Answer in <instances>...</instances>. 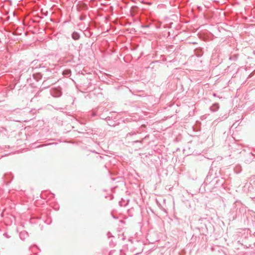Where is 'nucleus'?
<instances>
[{
	"label": "nucleus",
	"instance_id": "nucleus-1",
	"mask_svg": "<svg viewBox=\"0 0 255 255\" xmlns=\"http://www.w3.org/2000/svg\"><path fill=\"white\" fill-rule=\"evenodd\" d=\"M72 37L74 39L77 40L79 38V35L77 33L74 32L72 34Z\"/></svg>",
	"mask_w": 255,
	"mask_h": 255
},
{
	"label": "nucleus",
	"instance_id": "nucleus-2",
	"mask_svg": "<svg viewBox=\"0 0 255 255\" xmlns=\"http://www.w3.org/2000/svg\"><path fill=\"white\" fill-rule=\"evenodd\" d=\"M70 72V71H65V72H64V74H69V73Z\"/></svg>",
	"mask_w": 255,
	"mask_h": 255
}]
</instances>
